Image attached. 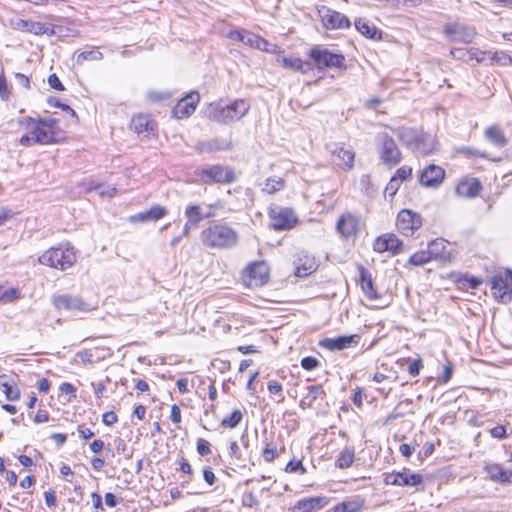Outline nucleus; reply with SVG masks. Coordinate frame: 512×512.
<instances>
[{"label": "nucleus", "instance_id": "473e14b6", "mask_svg": "<svg viewBox=\"0 0 512 512\" xmlns=\"http://www.w3.org/2000/svg\"><path fill=\"white\" fill-rule=\"evenodd\" d=\"M355 28L357 31H359L362 35L369 39H381L382 33L379 31L374 25H371L368 21L365 19H357L355 21Z\"/></svg>", "mask_w": 512, "mask_h": 512}, {"label": "nucleus", "instance_id": "09e8293b", "mask_svg": "<svg viewBox=\"0 0 512 512\" xmlns=\"http://www.w3.org/2000/svg\"><path fill=\"white\" fill-rule=\"evenodd\" d=\"M10 87L6 81L3 73H0V98L3 101H7L10 97Z\"/></svg>", "mask_w": 512, "mask_h": 512}, {"label": "nucleus", "instance_id": "423d86ee", "mask_svg": "<svg viewBox=\"0 0 512 512\" xmlns=\"http://www.w3.org/2000/svg\"><path fill=\"white\" fill-rule=\"evenodd\" d=\"M376 147L381 161L388 167H394L402 160V154L394 139L386 132L376 137Z\"/></svg>", "mask_w": 512, "mask_h": 512}, {"label": "nucleus", "instance_id": "a18cd8bd", "mask_svg": "<svg viewBox=\"0 0 512 512\" xmlns=\"http://www.w3.org/2000/svg\"><path fill=\"white\" fill-rule=\"evenodd\" d=\"M285 471L288 473H299L303 475L306 473V468L303 466L301 460H291L287 463Z\"/></svg>", "mask_w": 512, "mask_h": 512}, {"label": "nucleus", "instance_id": "864d4df0", "mask_svg": "<svg viewBox=\"0 0 512 512\" xmlns=\"http://www.w3.org/2000/svg\"><path fill=\"white\" fill-rule=\"evenodd\" d=\"M197 452L201 456H207L211 453L210 443L204 439H198Z\"/></svg>", "mask_w": 512, "mask_h": 512}, {"label": "nucleus", "instance_id": "4be33fe9", "mask_svg": "<svg viewBox=\"0 0 512 512\" xmlns=\"http://www.w3.org/2000/svg\"><path fill=\"white\" fill-rule=\"evenodd\" d=\"M325 497H309L296 502L294 505L295 512H313L320 510L327 505Z\"/></svg>", "mask_w": 512, "mask_h": 512}, {"label": "nucleus", "instance_id": "ddd939ff", "mask_svg": "<svg viewBox=\"0 0 512 512\" xmlns=\"http://www.w3.org/2000/svg\"><path fill=\"white\" fill-rule=\"evenodd\" d=\"M249 286H262L268 282L269 269L264 261L249 264L245 270Z\"/></svg>", "mask_w": 512, "mask_h": 512}, {"label": "nucleus", "instance_id": "5fc2aeb1", "mask_svg": "<svg viewBox=\"0 0 512 512\" xmlns=\"http://www.w3.org/2000/svg\"><path fill=\"white\" fill-rule=\"evenodd\" d=\"M422 360L420 358L418 359H415L413 360L409 367H408V373L412 376V377H416L419 375L420 373V370L422 368Z\"/></svg>", "mask_w": 512, "mask_h": 512}, {"label": "nucleus", "instance_id": "de8ad7c7", "mask_svg": "<svg viewBox=\"0 0 512 512\" xmlns=\"http://www.w3.org/2000/svg\"><path fill=\"white\" fill-rule=\"evenodd\" d=\"M48 103L52 106L61 108L63 111L69 113L72 118L77 119L76 112L69 105L61 103L56 97H49Z\"/></svg>", "mask_w": 512, "mask_h": 512}, {"label": "nucleus", "instance_id": "3c124183", "mask_svg": "<svg viewBox=\"0 0 512 512\" xmlns=\"http://www.w3.org/2000/svg\"><path fill=\"white\" fill-rule=\"evenodd\" d=\"M318 365H319V361L315 357H312V356L304 357L301 360L302 368L307 371H311V370L315 369Z\"/></svg>", "mask_w": 512, "mask_h": 512}, {"label": "nucleus", "instance_id": "8fccbe9b", "mask_svg": "<svg viewBox=\"0 0 512 512\" xmlns=\"http://www.w3.org/2000/svg\"><path fill=\"white\" fill-rule=\"evenodd\" d=\"M203 208H204L205 219L213 218V217H215V211L217 209L222 208V204L220 201H217L212 204H207V205L203 206Z\"/></svg>", "mask_w": 512, "mask_h": 512}, {"label": "nucleus", "instance_id": "6ab92c4d", "mask_svg": "<svg viewBox=\"0 0 512 512\" xmlns=\"http://www.w3.org/2000/svg\"><path fill=\"white\" fill-rule=\"evenodd\" d=\"M332 162L340 168L351 169L354 163V152L339 144L331 145Z\"/></svg>", "mask_w": 512, "mask_h": 512}, {"label": "nucleus", "instance_id": "ea45409f", "mask_svg": "<svg viewBox=\"0 0 512 512\" xmlns=\"http://www.w3.org/2000/svg\"><path fill=\"white\" fill-rule=\"evenodd\" d=\"M243 419V413L239 409H235L229 416L223 418L221 426L224 428L233 429L237 427Z\"/></svg>", "mask_w": 512, "mask_h": 512}, {"label": "nucleus", "instance_id": "9b49d317", "mask_svg": "<svg viewBox=\"0 0 512 512\" xmlns=\"http://www.w3.org/2000/svg\"><path fill=\"white\" fill-rule=\"evenodd\" d=\"M422 226V217L410 209H402L396 218V227L404 236H412Z\"/></svg>", "mask_w": 512, "mask_h": 512}, {"label": "nucleus", "instance_id": "393cba45", "mask_svg": "<svg viewBox=\"0 0 512 512\" xmlns=\"http://www.w3.org/2000/svg\"><path fill=\"white\" fill-rule=\"evenodd\" d=\"M491 290L496 298L505 301L507 296V269L503 274L499 273L491 278Z\"/></svg>", "mask_w": 512, "mask_h": 512}, {"label": "nucleus", "instance_id": "774afa93", "mask_svg": "<svg viewBox=\"0 0 512 512\" xmlns=\"http://www.w3.org/2000/svg\"><path fill=\"white\" fill-rule=\"evenodd\" d=\"M15 78L19 85H21L25 89H30V80L26 75L22 73H16Z\"/></svg>", "mask_w": 512, "mask_h": 512}, {"label": "nucleus", "instance_id": "0eeeda50", "mask_svg": "<svg viewBox=\"0 0 512 512\" xmlns=\"http://www.w3.org/2000/svg\"><path fill=\"white\" fill-rule=\"evenodd\" d=\"M198 176L206 184H230L236 179L233 169L219 164L201 169Z\"/></svg>", "mask_w": 512, "mask_h": 512}, {"label": "nucleus", "instance_id": "b1692460", "mask_svg": "<svg viewBox=\"0 0 512 512\" xmlns=\"http://www.w3.org/2000/svg\"><path fill=\"white\" fill-rule=\"evenodd\" d=\"M0 390L8 401H16L20 398V390L16 382L7 375H0Z\"/></svg>", "mask_w": 512, "mask_h": 512}, {"label": "nucleus", "instance_id": "13d9d810", "mask_svg": "<svg viewBox=\"0 0 512 512\" xmlns=\"http://www.w3.org/2000/svg\"><path fill=\"white\" fill-rule=\"evenodd\" d=\"M262 456L266 462H272L276 456L275 447H271L270 444H267L263 450Z\"/></svg>", "mask_w": 512, "mask_h": 512}, {"label": "nucleus", "instance_id": "680f3d73", "mask_svg": "<svg viewBox=\"0 0 512 512\" xmlns=\"http://www.w3.org/2000/svg\"><path fill=\"white\" fill-rule=\"evenodd\" d=\"M203 478L209 485H213L215 483L216 476L211 467H205L203 469Z\"/></svg>", "mask_w": 512, "mask_h": 512}, {"label": "nucleus", "instance_id": "e433bc0d", "mask_svg": "<svg viewBox=\"0 0 512 512\" xmlns=\"http://www.w3.org/2000/svg\"><path fill=\"white\" fill-rule=\"evenodd\" d=\"M25 26H27L28 31L36 34V35H54L55 34V27L51 24L41 23V22H31L28 24L25 23Z\"/></svg>", "mask_w": 512, "mask_h": 512}, {"label": "nucleus", "instance_id": "37998d69", "mask_svg": "<svg viewBox=\"0 0 512 512\" xmlns=\"http://www.w3.org/2000/svg\"><path fill=\"white\" fill-rule=\"evenodd\" d=\"M359 502H341L334 506L332 512H359L361 509Z\"/></svg>", "mask_w": 512, "mask_h": 512}, {"label": "nucleus", "instance_id": "5701e85b", "mask_svg": "<svg viewBox=\"0 0 512 512\" xmlns=\"http://www.w3.org/2000/svg\"><path fill=\"white\" fill-rule=\"evenodd\" d=\"M308 393L301 399V408H311L316 401H323L326 398V392L321 385H311L307 387Z\"/></svg>", "mask_w": 512, "mask_h": 512}, {"label": "nucleus", "instance_id": "aec40b11", "mask_svg": "<svg viewBox=\"0 0 512 512\" xmlns=\"http://www.w3.org/2000/svg\"><path fill=\"white\" fill-rule=\"evenodd\" d=\"M444 177V169L440 166L431 164L422 171L419 177V181L423 186L435 187L442 183Z\"/></svg>", "mask_w": 512, "mask_h": 512}, {"label": "nucleus", "instance_id": "9d476101", "mask_svg": "<svg viewBox=\"0 0 512 512\" xmlns=\"http://www.w3.org/2000/svg\"><path fill=\"white\" fill-rule=\"evenodd\" d=\"M268 215L270 227L277 231L291 229L297 222V218L290 208L271 207Z\"/></svg>", "mask_w": 512, "mask_h": 512}, {"label": "nucleus", "instance_id": "39448f33", "mask_svg": "<svg viewBox=\"0 0 512 512\" xmlns=\"http://www.w3.org/2000/svg\"><path fill=\"white\" fill-rule=\"evenodd\" d=\"M41 265H46L64 271L76 262V253L73 247H51L38 257Z\"/></svg>", "mask_w": 512, "mask_h": 512}, {"label": "nucleus", "instance_id": "f257e3e1", "mask_svg": "<svg viewBox=\"0 0 512 512\" xmlns=\"http://www.w3.org/2000/svg\"><path fill=\"white\" fill-rule=\"evenodd\" d=\"M399 140L417 155L427 156L437 150V140L422 129L402 127L398 129Z\"/></svg>", "mask_w": 512, "mask_h": 512}, {"label": "nucleus", "instance_id": "052dcab7", "mask_svg": "<svg viewBox=\"0 0 512 512\" xmlns=\"http://www.w3.org/2000/svg\"><path fill=\"white\" fill-rule=\"evenodd\" d=\"M117 420V415L113 411L105 412L102 416V421L107 426L113 425Z\"/></svg>", "mask_w": 512, "mask_h": 512}, {"label": "nucleus", "instance_id": "0e129e2a", "mask_svg": "<svg viewBox=\"0 0 512 512\" xmlns=\"http://www.w3.org/2000/svg\"><path fill=\"white\" fill-rule=\"evenodd\" d=\"M170 418L174 423L178 424L181 422V410L178 405L174 404L171 406Z\"/></svg>", "mask_w": 512, "mask_h": 512}, {"label": "nucleus", "instance_id": "7ed1b4c3", "mask_svg": "<svg viewBox=\"0 0 512 512\" xmlns=\"http://www.w3.org/2000/svg\"><path fill=\"white\" fill-rule=\"evenodd\" d=\"M200 239L209 248L230 249L238 243V232L227 224L217 223L202 230Z\"/></svg>", "mask_w": 512, "mask_h": 512}, {"label": "nucleus", "instance_id": "69168bd1", "mask_svg": "<svg viewBox=\"0 0 512 512\" xmlns=\"http://www.w3.org/2000/svg\"><path fill=\"white\" fill-rule=\"evenodd\" d=\"M468 59H475L478 63L484 60V52H479L477 49H470L467 51Z\"/></svg>", "mask_w": 512, "mask_h": 512}, {"label": "nucleus", "instance_id": "58836bf2", "mask_svg": "<svg viewBox=\"0 0 512 512\" xmlns=\"http://www.w3.org/2000/svg\"><path fill=\"white\" fill-rule=\"evenodd\" d=\"M243 43L259 50H266V46L268 45L265 39L249 31H247V34L244 36Z\"/></svg>", "mask_w": 512, "mask_h": 512}, {"label": "nucleus", "instance_id": "6e6d98bb", "mask_svg": "<svg viewBox=\"0 0 512 512\" xmlns=\"http://www.w3.org/2000/svg\"><path fill=\"white\" fill-rule=\"evenodd\" d=\"M48 84L51 88H53L55 90H58V91L64 90V86L56 74L49 75Z\"/></svg>", "mask_w": 512, "mask_h": 512}, {"label": "nucleus", "instance_id": "e2e57ef3", "mask_svg": "<svg viewBox=\"0 0 512 512\" xmlns=\"http://www.w3.org/2000/svg\"><path fill=\"white\" fill-rule=\"evenodd\" d=\"M490 433L494 438L503 439L506 437V428L502 425H498L492 428Z\"/></svg>", "mask_w": 512, "mask_h": 512}, {"label": "nucleus", "instance_id": "a211bd4d", "mask_svg": "<svg viewBox=\"0 0 512 512\" xmlns=\"http://www.w3.org/2000/svg\"><path fill=\"white\" fill-rule=\"evenodd\" d=\"M359 226V217L351 212L343 213L336 223L337 232L344 238L355 236L359 231Z\"/></svg>", "mask_w": 512, "mask_h": 512}, {"label": "nucleus", "instance_id": "c756f323", "mask_svg": "<svg viewBox=\"0 0 512 512\" xmlns=\"http://www.w3.org/2000/svg\"><path fill=\"white\" fill-rule=\"evenodd\" d=\"M130 128L138 134L154 131L155 122L148 119L145 115H138L132 118Z\"/></svg>", "mask_w": 512, "mask_h": 512}, {"label": "nucleus", "instance_id": "49530a36", "mask_svg": "<svg viewBox=\"0 0 512 512\" xmlns=\"http://www.w3.org/2000/svg\"><path fill=\"white\" fill-rule=\"evenodd\" d=\"M96 190L98 191V193L101 195V196H108V197H113L116 193V188L114 187H110L108 185H104V184H96V185H91L89 187V190Z\"/></svg>", "mask_w": 512, "mask_h": 512}, {"label": "nucleus", "instance_id": "cd10ccee", "mask_svg": "<svg viewBox=\"0 0 512 512\" xmlns=\"http://www.w3.org/2000/svg\"><path fill=\"white\" fill-rule=\"evenodd\" d=\"M360 280L362 291L368 299L377 300L380 298V295L377 293L374 287L371 274L363 267L360 269Z\"/></svg>", "mask_w": 512, "mask_h": 512}, {"label": "nucleus", "instance_id": "412c9836", "mask_svg": "<svg viewBox=\"0 0 512 512\" xmlns=\"http://www.w3.org/2000/svg\"><path fill=\"white\" fill-rule=\"evenodd\" d=\"M167 214V209L163 206L156 205L151 207L149 210L142 211L131 215L129 217V222L131 223H139V222H150V221H158L163 218Z\"/></svg>", "mask_w": 512, "mask_h": 512}, {"label": "nucleus", "instance_id": "79ce46f5", "mask_svg": "<svg viewBox=\"0 0 512 512\" xmlns=\"http://www.w3.org/2000/svg\"><path fill=\"white\" fill-rule=\"evenodd\" d=\"M432 260L427 250H422L414 253L409 258V264L413 266H422Z\"/></svg>", "mask_w": 512, "mask_h": 512}, {"label": "nucleus", "instance_id": "4468645a", "mask_svg": "<svg viewBox=\"0 0 512 512\" xmlns=\"http://www.w3.org/2000/svg\"><path fill=\"white\" fill-rule=\"evenodd\" d=\"M322 22L327 29L349 28L351 23L347 16L327 7L319 10Z\"/></svg>", "mask_w": 512, "mask_h": 512}, {"label": "nucleus", "instance_id": "6e6552de", "mask_svg": "<svg viewBox=\"0 0 512 512\" xmlns=\"http://www.w3.org/2000/svg\"><path fill=\"white\" fill-rule=\"evenodd\" d=\"M309 57L314 61L318 69L324 68H343L345 66V57L340 53H333L328 49L314 47L309 52Z\"/></svg>", "mask_w": 512, "mask_h": 512}, {"label": "nucleus", "instance_id": "f8f14e48", "mask_svg": "<svg viewBox=\"0 0 512 512\" xmlns=\"http://www.w3.org/2000/svg\"><path fill=\"white\" fill-rule=\"evenodd\" d=\"M444 34L449 41L471 43L477 32L475 27L463 23H448L444 27Z\"/></svg>", "mask_w": 512, "mask_h": 512}, {"label": "nucleus", "instance_id": "dca6fc26", "mask_svg": "<svg viewBox=\"0 0 512 512\" xmlns=\"http://www.w3.org/2000/svg\"><path fill=\"white\" fill-rule=\"evenodd\" d=\"M200 100L198 92H191L178 101L172 109V116L177 119L189 117L196 110V106Z\"/></svg>", "mask_w": 512, "mask_h": 512}, {"label": "nucleus", "instance_id": "72a5a7b5", "mask_svg": "<svg viewBox=\"0 0 512 512\" xmlns=\"http://www.w3.org/2000/svg\"><path fill=\"white\" fill-rule=\"evenodd\" d=\"M446 245L444 239L438 238L429 243L427 251L432 259H446L449 256V253H446Z\"/></svg>", "mask_w": 512, "mask_h": 512}, {"label": "nucleus", "instance_id": "603ef678", "mask_svg": "<svg viewBox=\"0 0 512 512\" xmlns=\"http://www.w3.org/2000/svg\"><path fill=\"white\" fill-rule=\"evenodd\" d=\"M412 175V168L408 166H402L397 169L394 177L398 180L403 182L404 180L408 179Z\"/></svg>", "mask_w": 512, "mask_h": 512}, {"label": "nucleus", "instance_id": "4d7b16f0", "mask_svg": "<svg viewBox=\"0 0 512 512\" xmlns=\"http://www.w3.org/2000/svg\"><path fill=\"white\" fill-rule=\"evenodd\" d=\"M401 181H398L394 176L390 179L388 185L386 186L385 191L389 193L391 196L395 195L397 190L401 185Z\"/></svg>", "mask_w": 512, "mask_h": 512}, {"label": "nucleus", "instance_id": "bf43d9fd", "mask_svg": "<svg viewBox=\"0 0 512 512\" xmlns=\"http://www.w3.org/2000/svg\"><path fill=\"white\" fill-rule=\"evenodd\" d=\"M383 481L386 485L398 486V471L386 473Z\"/></svg>", "mask_w": 512, "mask_h": 512}, {"label": "nucleus", "instance_id": "4c0bfd02", "mask_svg": "<svg viewBox=\"0 0 512 512\" xmlns=\"http://www.w3.org/2000/svg\"><path fill=\"white\" fill-rule=\"evenodd\" d=\"M285 182L282 178H268L262 186V191L267 194H274L283 190Z\"/></svg>", "mask_w": 512, "mask_h": 512}, {"label": "nucleus", "instance_id": "c85d7f7f", "mask_svg": "<svg viewBox=\"0 0 512 512\" xmlns=\"http://www.w3.org/2000/svg\"><path fill=\"white\" fill-rule=\"evenodd\" d=\"M484 136L487 141L491 142L497 147L502 148L507 145V138L503 130L497 125H492L486 128L484 131Z\"/></svg>", "mask_w": 512, "mask_h": 512}, {"label": "nucleus", "instance_id": "2eb2a0df", "mask_svg": "<svg viewBox=\"0 0 512 512\" xmlns=\"http://www.w3.org/2000/svg\"><path fill=\"white\" fill-rule=\"evenodd\" d=\"M360 342L358 334L342 335L335 338H324L319 342L322 348L330 351H341L346 348L354 347Z\"/></svg>", "mask_w": 512, "mask_h": 512}, {"label": "nucleus", "instance_id": "c9c22d12", "mask_svg": "<svg viewBox=\"0 0 512 512\" xmlns=\"http://www.w3.org/2000/svg\"><path fill=\"white\" fill-rule=\"evenodd\" d=\"M355 458V450L352 447L344 448L336 460V466L341 469L349 468Z\"/></svg>", "mask_w": 512, "mask_h": 512}, {"label": "nucleus", "instance_id": "7c9ffc66", "mask_svg": "<svg viewBox=\"0 0 512 512\" xmlns=\"http://www.w3.org/2000/svg\"><path fill=\"white\" fill-rule=\"evenodd\" d=\"M184 215L189 220L190 225L199 226V223L205 219L204 208L200 204H188L185 208Z\"/></svg>", "mask_w": 512, "mask_h": 512}, {"label": "nucleus", "instance_id": "20e7f679", "mask_svg": "<svg viewBox=\"0 0 512 512\" xmlns=\"http://www.w3.org/2000/svg\"><path fill=\"white\" fill-rule=\"evenodd\" d=\"M249 105L246 101L236 100L230 105H223L220 102L210 103L207 108V117L218 123L229 124L241 119L249 111Z\"/></svg>", "mask_w": 512, "mask_h": 512}, {"label": "nucleus", "instance_id": "2f4dec72", "mask_svg": "<svg viewBox=\"0 0 512 512\" xmlns=\"http://www.w3.org/2000/svg\"><path fill=\"white\" fill-rule=\"evenodd\" d=\"M398 486L415 487L423 482L422 475L418 473H412L408 469L398 471Z\"/></svg>", "mask_w": 512, "mask_h": 512}, {"label": "nucleus", "instance_id": "1a4fd4ad", "mask_svg": "<svg viewBox=\"0 0 512 512\" xmlns=\"http://www.w3.org/2000/svg\"><path fill=\"white\" fill-rule=\"evenodd\" d=\"M52 302L56 309L68 312L87 313L94 309V307L79 296L70 294L55 295L53 296Z\"/></svg>", "mask_w": 512, "mask_h": 512}, {"label": "nucleus", "instance_id": "bb28decb", "mask_svg": "<svg viewBox=\"0 0 512 512\" xmlns=\"http://www.w3.org/2000/svg\"><path fill=\"white\" fill-rule=\"evenodd\" d=\"M481 185L477 179L461 181L456 187V194L462 197L473 198L480 192Z\"/></svg>", "mask_w": 512, "mask_h": 512}, {"label": "nucleus", "instance_id": "c03bdc74", "mask_svg": "<svg viewBox=\"0 0 512 512\" xmlns=\"http://www.w3.org/2000/svg\"><path fill=\"white\" fill-rule=\"evenodd\" d=\"M103 54L98 50L83 51L77 55V63L81 64L88 60H101Z\"/></svg>", "mask_w": 512, "mask_h": 512}, {"label": "nucleus", "instance_id": "f704fd0d", "mask_svg": "<svg viewBox=\"0 0 512 512\" xmlns=\"http://www.w3.org/2000/svg\"><path fill=\"white\" fill-rule=\"evenodd\" d=\"M283 63L285 67L291 68L295 71H299L303 74H306L312 70L311 63L303 61L300 58H284Z\"/></svg>", "mask_w": 512, "mask_h": 512}, {"label": "nucleus", "instance_id": "f3484780", "mask_svg": "<svg viewBox=\"0 0 512 512\" xmlns=\"http://www.w3.org/2000/svg\"><path fill=\"white\" fill-rule=\"evenodd\" d=\"M403 242L392 233H386L376 238L373 244L374 251L378 253L391 252L397 255L402 251Z\"/></svg>", "mask_w": 512, "mask_h": 512}, {"label": "nucleus", "instance_id": "a878e982", "mask_svg": "<svg viewBox=\"0 0 512 512\" xmlns=\"http://www.w3.org/2000/svg\"><path fill=\"white\" fill-rule=\"evenodd\" d=\"M486 472L489 478L500 483H512V471L505 470L499 464H490L486 466Z\"/></svg>", "mask_w": 512, "mask_h": 512}, {"label": "nucleus", "instance_id": "338daca9", "mask_svg": "<svg viewBox=\"0 0 512 512\" xmlns=\"http://www.w3.org/2000/svg\"><path fill=\"white\" fill-rule=\"evenodd\" d=\"M493 60H495L497 63H500L502 65H507V64L512 63L511 56L504 54V53H501V56H499V54L496 52L493 57Z\"/></svg>", "mask_w": 512, "mask_h": 512}, {"label": "nucleus", "instance_id": "f03ea898", "mask_svg": "<svg viewBox=\"0 0 512 512\" xmlns=\"http://www.w3.org/2000/svg\"><path fill=\"white\" fill-rule=\"evenodd\" d=\"M18 123L33 135L34 142L40 145L55 143L59 140L58 120L55 118L35 119L23 117Z\"/></svg>", "mask_w": 512, "mask_h": 512}, {"label": "nucleus", "instance_id": "a19ab883", "mask_svg": "<svg viewBox=\"0 0 512 512\" xmlns=\"http://www.w3.org/2000/svg\"><path fill=\"white\" fill-rule=\"evenodd\" d=\"M316 270V265L313 259L305 257L304 263L302 265H297L295 267V275L297 277H306L310 275L312 272Z\"/></svg>", "mask_w": 512, "mask_h": 512}]
</instances>
